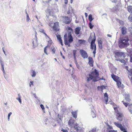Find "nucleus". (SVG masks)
Wrapping results in <instances>:
<instances>
[{
	"instance_id": "nucleus-19",
	"label": "nucleus",
	"mask_w": 132,
	"mask_h": 132,
	"mask_svg": "<svg viewBox=\"0 0 132 132\" xmlns=\"http://www.w3.org/2000/svg\"><path fill=\"white\" fill-rule=\"evenodd\" d=\"M104 99L105 100V103L106 104H107L108 101V96L107 93H105L104 94Z\"/></svg>"
},
{
	"instance_id": "nucleus-5",
	"label": "nucleus",
	"mask_w": 132,
	"mask_h": 132,
	"mask_svg": "<svg viewBox=\"0 0 132 132\" xmlns=\"http://www.w3.org/2000/svg\"><path fill=\"white\" fill-rule=\"evenodd\" d=\"M48 39L47 45L44 48V53L47 55L48 54L47 51V48L53 46V43L52 40L49 37H48Z\"/></svg>"
},
{
	"instance_id": "nucleus-49",
	"label": "nucleus",
	"mask_w": 132,
	"mask_h": 132,
	"mask_svg": "<svg viewBox=\"0 0 132 132\" xmlns=\"http://www.w3.org/2000/svg\"><path fill=\"white\" fill-rule=\"evenodd\" d=\"M12 114V113L11 112L9 113L8 114V117H10V116Z\"/></svg>"
},
{
	"instance_id": "nucleus-37",
	"label": "nucleus",
	"mask_w": 132,
	"mask_h": 132,
	"mask_svg": "<svg viewBox=\"0 0 132 132\" xmlns=\"http://www.w3.org/2000/svg\"><path fill=\"white\" fill-rule=\"evenodd\" d=\"M105 80V79L104 78H100L98 76L97 78V79L96 80H97V81H99L100 80Z\"/></svg>"
},
{
	"instance_id": "nucleus-8",
	"label": "nucleus",
	"mask_w": 132,
	"mask_h": 132,
	"mask_svg": "<svg viewBox=\"0 0 132 132\" xmlns=\"http://www.w3.org/2000/svg\"><path fill=\"white\" fill-rule=\"evenodd\" d=\"M80 55L84 59L87 58L88 57V55L86 52L83 50H80L79 51Z\"/></svg>"
},
{
	"instance_id": "nucleus-39",
	"label": "nucleus",
	"mask_w": 132,
	"mask_h": 132,
	"mask_svg": "<svg viewBox=\"0 0 132 132\" xmlns=\"http://www.w3.org/2000/svg\"><path fill=\"white\" fill-rule=\"evenodd\" d=\"M125 99L128 102H130V99L129 98V97H126Z\"/></svg>"
},
{
	"instance_id": "nucleus-41",
	"label": "nucleus",
	"mask_w": 132,
	"mask_h": 132,
	"mask_svg": "<svg viewBox=\"0 0 132 132\" xmlns=\"http://www.w3.org/2000/svg\"><path fill=\"white\" fill-rule=\"evenodd\" d=\"M129 32H130V34L132 35V27H131L129 28Z\"/></svg>"
},
{
	"instance_id": "nucleus-14",
	"label": "nucleus",
	"mask_w": 132,
	"mask_h": 132,
	"mask_svg": "<svg viewBox=\"0 0 132 132\" xmlns=\"http://www.w3.org/2000/svg\"><path fill=\"white\" fill-rule=\"evenodd\" d=\"M116 84L118 87L119 88L122 89L124 87V86L122 84L120 80L116 82Z\"/></svg>"
},
{
	"instance_id": "nucleus-25",
	"label": "nucleus",
	"mask_w": 132,
	"mask_h": 132,
	"mask_svg": "<svg viewBox=\"0 0 132 132\" xmlns=\"http://www.w3.org/2000/svg\"><path fill=\"white\" fill-rule=\"evenodd\" d=\"M119 61L121 63H123L124 64H125L128 61V59H125V60L123 59H120Z\"/></svg>"
},
{
	"instance_id": "nucleus-7",
	"label": "nucleus",
	"mask_w": 132,
	"mask_h": 132,
	"mask_svg": "<svg viewBox=\"0 0 132 132\" xmlns=\"http://www.w3.org/2000/svg\"><path fill=\"white\" fill-rule=\"evenodd\" d=\"M52 28L54 31L56 32L59 31V22H55L54 23V25L52 27Z\"/></svg>"
},
{
	"instance_id": "nucleus-48",
	"label": "nucleus",
	"mask_w": 132,
	"mask_h": 132,
	"mask_svg": "<svg viewBox=\"0 0 132 132\" xmlns=\"http://www.w3.org/2000/svg\"><path fill=\"white\" fill-rule=\"evenodd\" d=\"M64 0V3L65 4H67L68 2V0Z\"/></svg>"
},
{
	"instance_id": "nucleus-12",
	"label": "nucleus",
	"mask_w": 132,
	"mask_h": 132,
	"mask_svg": "<svg viewBox=\"0 0 132 132\" xmlns=\"http://www.w3.org/2000/svg\"><path fill=\"white\" fill-rule=\"evenodd\" d=\"M47 53L48 52H52V54H54L55 53L56 50L55 49V47L53 46L47 48Z\"/></svg>"
},
{
	"instance_id": "nucleus-32",
	"label": "nucleus",
	"mask_w": 132,
	"mask_h": 132,
	"mask_svg": "<svg viewBox=\"0 0 132 132\" xmlns=\"http://www.w3.org/2000/svg\"><path fill=\"white\" fill-rule=\"evenodd\" d=\"M85 40H84L80 39L78 41V43L80 44H84L85 42Z\"/></svg>"
},
{
	"instance_id": "nucleus-60",
	"label": "nucleus",
	"mask_w": 132,
	"mask_h": 132,
	"mask_svg": "<svg viewBox=\"0 0 132 132\" xmlns=\"http://www.w3.org/2000/svg\"><path fill=\"white\" fill-rule=\"evenodd\" d=\"M107 36H108L109 37H111V35L110 34H108Z\"/></svg>"
},
{
	"instance_id": "nucleus-53",
	"label": "nucleus",
	"mask_w": 132,
	"mask_h": 132,
	"mask_svg": "<svg viewBox=\"0 0 132 132\" xmlns=\"http://www.w3.org/2000/svg\"><path fill=\"white\" fill-rule=\"evenodd\" d=\"M31 75L32 77H33V71L31 70Z\"/></svg>"
},
{
	"instance_id": "nucleus-13",
	"label": "nucleus",
	"mask_w": 132,
	"mask_h": 132,
	"mask_svg": "<svg viewBox=\"0 0 132 132\" xmlns=\"http://www.w3.org/2000/svg\"><path fill=\"white\" fill-rule=\"evenodd\" d=\"M88 63L89 65L91 67H93L94 66V61L93 59L90 57H88Z\"/></svg>"
},
{
	"instance_id": "nucleus-28",
	"label": "nucleus",
	"mask_w": 132,
	"mask_h": 132,
	"mask_svg": "<svg viewBox=\"0 0 132 132\" xmlns=\"http://www.w3.org/2000/svg\"><path fill=\"white\" fill-rule=\"evenodd\" d=\"M18 98H16V99L20 103H21L22 102L21 100V97L19 94H18Z\"/></svg>"
},
{
	"instance_id": "nucleus-1",
	"label": "nucleus",
	"mask_w": 132,
	"mask_h": 132,
	"mask_svg": "<svg viewBox=\"0 0 132 132\" xmlns=\"http://www.w3.org/2000/svg\"><path fill=\"white\" fill-rule=\"evenodd\" d=\"M98 71L96 69H95L94 71L90 72L88 74V76L86 77V78L87 82H89L92 80L93 82L97 81L96 79L99 76Z\"/></svg>"
},
{
	"instance_id": "nucleus-54",
	"label": "nucleus",
	"mask_w": 132,
	"mask_h": 132,
	"mask_svg": "<svg viewBox=\"0 0 132 132\" xmlns=\"http://www.w3.org/2000/svg\"><path fill=\"white\" fill-rule=\"evenodd\" d=\"M36 75V73L34 71V77H35Z\"/></svg>"
},
{
	"instance_id": "nucleus-55",
	"label": "nucleus",
	"mask_w": 132,
	"mask_h": 132,
	"mask_svg": "<svg viewBox=\"0 0 132 132\" xmlns=\"http://www.w3.org/2000/svg\"><path fill=\"white\" fill-rule=\"evenodd\" d=\"M70 10H69V11L67 12V14H70Z\"/></svg>"
},
{
	"instance_id": "nucleus-38",
	"label": "nucleus",
	"mask_w": 132,
	"mask_h": 132,
	"mask_svg": "<svg viewBox=\"0 0 132 132\" xmlns=\"http://www.w3.org/2000/svg\"><path fill=\"white\" fill-rule=\"evenodd\" d=\"M27 18H26V20L27 22H28L30 20V19L29 18V17L28 15V14H27Z\"/></svg>"
},
{
	"instance_id": "nucleus-51",
	"label": "nucleus",
	"mask_w": 132,
	"mask_h": 132,
	"mask_svg": "<svg viewBox=\"0 0 132 132\" xmlns=\"http://www.w3.org/2000/svg\"><path fill=\"white\" fill-rule=\"evenodd\" d=\"M57 117L59 119H61V117L60 114H58L57 115Z\"/></svg>"
},
{
	"instance_id": "nucleus-40",
	"label": "nucleus",
	"mask_w": 132,
	"mask_h": 132,
	"mask_svg": "<svg viewBox=\"0 0 132 132\" xmlns=\"http://www.w3.org/2000/svg\"><path fill=\"white\" fill-rule=\"evenodd\" d=\"M40 106L41 108H42L43 110L44 111L45 110V108L43 105L42 104H40Z\"/></svg>"
},
{
	"instance_id": "nucleus-27",
	"label": "nucleus",
	"mask_w": 132,
	"mask_h": 132,
	"mask_svg": "<svg viewBox=\"0 0 132 132\" xmlns=\"http://www.w3.org/2000/svg\"><path fill=\"white\" fill-rule=\"evenodd\" d=\"M77 51L76 50H74L72 51L73 57L74 60L76 59V55L77 53Z\"/></svg>"
},
{
	"instance_id": "nucleus-33",
	"label": "nucleus",
	"mask_w": 132,
	"mask_h": 132,
	"mask_svg": "<svg viewBox=\"0 0 132 132\" xmlns=\"http://www.w3.org/2000/svg\"><path fill=\"white\" fill-rule=\"evenodd\" d=\"M113 108L114 110L115 111V113H116V114L117 113L120 112L118 111V109L117 107H116L114 106Z\"/></svg>"
},
{
	"instance_id": "nucleus-31",
	"label": "nucleus",
	"mask_w": 132,
	"mask_h": 132,
	"mask_svg": "<svg viewBox=\"0 0 132 132\" xmlns=\"http://www.w3.org/2000/svg\"><path fill=\"white\" fill-rule=\"evenodd\" d=\"M93 19L92 15L91 14H89L88 16V20L89 21L91 22Z\"/></svg>"
},
{
	"instance_id": "nucleus-56",
	"label": "nucleus",
	"mask_w": 132,
	"mask_h": 132,
	"mask_svg": "<svg viewBox=\"0 0 132 132\" xmlns=\"http://www.w3.org/2000/svg\"><path fill=\"white\" fill-rule=\"evenodd\" d=\"M109 132H116L114 130H110Z\"/></svg>"
},
{
	"instance_id": "nucleus-62",
	"label": "nucleus",
	"mask_w": 132,
	"mask_h": 132,
	"mask_svg": "<svg viewBox=\"0 0 132 132\" xmlns=\"http://www.w3.org/2000/svg\"><path fill=\"white\" fill-rule=\"evenodd\" d=\"M44 34H45V35L48 38V37H49L47 35V34L45 33H44Z\"/></svg>"
},
{
	"instance_id": "nucleus-64",
	"label": "nucleus",
	"mask_w": 132,
	"mask_h": 132,
	"mask_svg": "<svg viewBox=\"0 0 132 132\" xmlns=\"http://www.w3.org/2000/svg\"><path fill=\"white\" fill-rule=\"evenodd\" d=\"M25 12H26V15H27V14H28L27 13V12L26 10H25Z\"/></svg>"
},
{
	"instance_id": "nucleus-6",
	"label": "nucleus",
	"mask_w": 132,
	"mask_h": 132,
	"mask_svg": "<svg viewBox=\"0 0 132 132\" xmlns=\"http://www.w3.org/2000/svg\"><path fill=\"white\" fill-rule=\"evenodd\" d=\"M63 19V22L67 24H69L71 22L72 19L71 18L67 16H62Z\"/></svg>"
},
{
	"instance_id": "nucleus-58",
	"label": "nucleus",
	"mask_w": 132,
	"mask_h": 132,
	"mask_svg": "<svg viewBox=\"0 0 132 132\" xmlns=\"http://www.w3.org/2000/svg\"><path fill=\"white\" fill-rule=\"evenodd\" d=\"M41 32H42L44 34L45 33V31H44V30H42L41 31Z\"/></svg>"
},
{
	"instance_id": "nucleus-24",
	"label": "nucleus",
	"mask_w": 132,
	"mask_h": 132,
	"mask_svg": "<svg viewBox=\"0 0 132 132\" xmlns=\"http://www.w3.org/2000/svg\"><path fill=\"white\" fill-rule=\"evenodd\" d=\"M71 113L73 118H77V111H72Z\"/></svg>"
},
{
	"instance_id": "nucleus-26",
	"label": "nucleus",
	"mask_w": 132,
	"mask_h": 132,
	"mask_svg": "<svg viewBox=\"0 0 132 132\" xmlns=\"http://www.w3.org/2000/svg\"><path fill=\"white\" fill-rule=\"evenodd\" d=\"M127 9L128 11L131 13H132V6H129L127 7Z\"/></svg>"
},
{
	"instance_id": "nucleus-17",
	"label": "nucleus",
	"mask_w": 132,
	"mask_h": 132,
	"mask_svg": "<svg viewBox=\"0 0 132 132\" xmlns=\"http://www.w3.org/2000/svg\"><path fill=\"white\" fill-rule=\"evenodd\" d=\"M114 125L117 127L119 128L121 131L124 130V127L122 126L121 124L119 123L118 122H114Z\"/></svg>"
},
{
	"instance_id": "nucleus-47",
	"label": "nucleus",
	"mask_w": 132,
	"mask_h": 132,
	"mask_svg": "<svg viewBox=\"0 0 132 132\" xmlns=\"http://www.w3.org/2000/svg\"><path fill=\"white\" fill-rule=\"evenodd\" d=\"M92 37L91 36H90L89 37L88 39L89 42L90 40H92Z\"/></svg>"
},
{
	"instance_id": "nucleus-34",
	"label": "nucleus",
	"mask_w": 132,
	"mask_h": 132,
	"mask_svg": "<svg viewBox=\"0 0 132 132\" xmlns=\"http://www.w3.org/2000/svg\"><path fill=\"white\" fill-rule=\"evenodd\" d=\"M128 19L130 22H132V14H130L128 17Z\"/></svg>"
},
{
	"instance_id": "nucleus-42",
	"label": "nucleus",
	"mask_w": 132,
	"mask_h": 132,
	"mask_svg": "<svg viewBox=\"0 0 132 132\" xmlns=\"http://www.w3.org/2000/svg\"><path fill=\"white\" fill-rule=\"evenodd\" d=\"M33 85V81H30V83H29V85L30 87H31V85Z\"/></svg>"
},
{
	"instance_id": "nucleus-50",
	"label": "nucleus",
	"mask_w": 132,
	"mask_h": 132,
	"mask_svg": "<svg viewBox=\"0 0 132 132\" xmlns=\"http://www.w3.org/2000/svg\"><path fill=\"white\" fill-rule=\"evenodd\" d=\"M130 62H132V57L130 56Z\"/></svg>"
},
{
	"instance_id": "nucleus-3",
	"label": "nucleus",
	"mask_w": 132,
	"mask_h": 132,
	"mask_svg": "<svg viewBox=\"0 0 132 132\" xmlns=\"http://www.w3.org/2000/svg\"><path fill=\"white\" fill-rule=\"evenodd\" d=\"M64 42L65 44L66 45H68L70 46V45L69 44L68 42L69 43H71L73 41V38L71 35V32H68V35L67 34H65L64 36Z\"/></svg>"
},
{
	"instance_id": "nucleus-18",
	"label": "nucleus",
	"mask_w": 132,
	"mask_h": 132,
	"mask_svg": "<svg viewBox=\"0 0 132 132\" xmlns=\"http://www.w3.org/2000/svg\"><path fill=\"white\" fill-rule=\"evenodd\" d=\"M102 43V41L101 39L98 40V46L100 49H102L103 48Z\"/></svg>"
},
{
	"instance_id": "nucleus-30",
	"label": "nucleus",
	"mask_w": 132,
	"mask_h": 132,
	"mask_svg": "<svg viewBox=\"0 0 132 132\" xmlns=\"http://www.w3.org/2000/svg\"><path fill=\"white\" fill-rule=\"evenodd\" d=\"M98 89V90L101 89V91L102 92H103V90L104 89H105V87L104 86H98L97 87Z\"/></svg>"
},
{
	"instance_id": "nucleus-2",
	"label": "nucleus",
	"mask_w": 132,
	"mask_h": 132,
	"mask_svg": "<svg viewBox=\"0 0 132 132\" xmlns=\"http://www.w3.org/2000/svg\"><path fill=\"white\" fill-rule=\"evenodd\" d=\"M128 41L129 39L127 36L122 38L119 42V46L120 48H122L129 45Z\"/></svg>"
},
{
	"instance_id": "nucleus-35",
	"label": "nucleus",
	"mask_w": 132,
	"mask_h": 132,
	"mask_svg": "<svg viewBox=\"0 0 132 132\" xmlns=\"http://www.w3.org/2000/svg\"><path fill=\"white\" fill-rule=\"evenodd\" d=\"M89 28L90 29H92L93 27L94 26L92 23L91 22H90L89 24Z\"/></svg>"
},
{
	"instance_id": "nucleus-57",
	"label": "nucleus",
	"mask_w": 132,
	"mask_h": 132,
	"mask_svg": "<svg viewBox=\"0 0 132 132\" xmlns=\"http://www.w3.org/2000/svg\"><path fill=\"white\" fill-rule=\"evenodd\" d=\"M95 131H96V130L94 129H93L92 130H91L92 132H95Z\"/></svg>"
},
{
	"instance_id": "nucleus-23",
	"label": "nucleus",
	"mask_w": 132,
	"mask_h": 132,
	"mask_svg": "<svg viewBox=\"0 0 132 132\" xmlns=\"http://www.w3.org/2000/svg\"><path fill=\"white\" fill-rule=\"evenodd\" d=\"M81 30L80 27H78L76 28L75 29V33L76 34L78 35L79 34Z\"/></svg>"
},
{
	"instance_id": "nucleus-45",
	"label": "nucleus",
	"mask_w": 132,
	"mask_h": 132,
	"mask_svg": "<svg viewBox=\"0 0 132 132\" xmlns=\"http://www.w3.org/2000/svg\"><path fill=\"white\" fill-rule=\"evenodd\" d=\"M61 131H62L63 132H68V131L67 130H64L63 129L61 130Z\"/></svg>"
},
{
	"instance_id": "nucleus-22",
	"label": "nucleus",
	"mask_w": 132,
	"mask_h": 132,
	"mask_svg": "<svg viewBox=\"0 0 132 132\" xmlns=\"http://www.w3.org/2000/svg\"><path fill=\"white\" fill-rule=\"evenodd\" d=\"M56 37L57 38V39L59 40L60 43L61 44V45L62 46L63 45V44L60 35H57Z\"/></svg>"
},
{
	"instance_id": "nucleus-20",
	"label": "nucleus",
	"mask_w": 132,
	"mask_h": 132,
	"mask_svg": "<svg viewBox=\"0 0 132 132\" xmlns=\"http://www.w3.org/2000/svg\"><path fill=\"white\" fill-rule=\"evenodd\" d=\"M74 123V120L70 119L68 122V124L70 127H72Z\"/></svg>"
},
{
	"instance_id": "nucleus-16",
	"label": "nucleus",
	"mask_w": 132,
	"mask_h": 132,
	"mask_svg": "<svg viewBox=\"0 0 132 132\" xmlns=\"http://www.w3.org/2000/svg\"><path fill=\"white\" fill-rule=\"evenodd\" d=\"M121 34L123 35H125L127 33V28L125 26H123L121 29Z\"/></svg>"
},
{
	"instance_id": "nucleus-52",
	"label": "nucleus",
	"mask_w": 132,
	"mask_h": 132,
	"mask_svg": "<svg viewBox=\"0 0 132 132\" xmlns=\"http://www.w3.org/2000/svg\"><path fill=\"white\" fill-rule=\"evenodd\" d=\"M75 60V63L76 64V65H77V60H76H76Z\"/></svg>"
},
{
	"instance_id": "nucleus-43",
	"label": "nucleus",
	"mask_w": 132,
	"mask_h": 132,
	"mask_svg": "<svg viewBox=\"0 0 132 132\" xmlns=\"http://www.w3.org/2000/svg\"><path fill=\"white\" fill-rule=\"evenodd\" d=\"M2 71L4 73H5V70H4V66H3V65L2 66Z\"/></svg>"
},
{
	"instance_id": "nucleus-4",
	"label": "nucleus",
	"mask_w": 132,
	"mask_h": 132,
	"mask_svg": "<svg viewBox=\"0 0 132 132\" xmlns=\"http://www.w3.org/2000/svg\"><path fill=\"white\" fill-rule=\"evenodd\" d=\"M95 40L96 37L94 35V38L92 40L91 42L90 43V49L92 50H94V51L93 52V53L94 54V56L95 55L96 50V45L95 43Z\"/></svg>"
},
{
	"instance_id": "nucleus-36",
	"label": "nucleus",
	"mask_w": 132,
	"mask_h": 132,
	"mask_svg": "<svg viewBox=\"0 0 132 132\" xmlns=\"http://www.w3.org/2000/svg\"><path fill=\"white\" fill-rule=\"evenodd\" d=\"M122 102L123 103L124 105L126 107H127L129 103H127L125 102L124 101H122Z\"/></svg>"
},
{
	"instance_id": "nucleus-59",
	"label": "nucleus",
	"mask_w": 132,
	"mask_h": 132,
	"mask_svg": "<svg viewBox=\"0 0 132 132\" xmlns=\"http://www.w3.org/2000/svg\"><path fill=\"white\" fill-rule=\"evenodd\" d=\"M122 131H123V132H127V131L125 130V128H124V130Z\"/></svg>"
},
{
	"instance_id": "nucleus-46",
	"label": "nucleus",
	"mask_w": 132,
	"mask_h": 132,
	"mask_svg": "<svg viewBox=\"0 0 132 132\" xmlns=\"http://www.w3.org/2000/svg\"><path fill=\"white\" fill-rule=\"evenodd\" d=\"M68 30H71V31H72V29L70 27H68Z\"/></svg>"
},
{
	"instance_id": "nucleus-21",
	"label": "nucleus",
	"mask_w": 132,
	"mask_h": 132,
	"mask_svg": "<svg viewBox=\"0 0 132 132\" xmlns=\"http://www.w3.org/2000/svg\"><path fill=\"white\" fill-rule=\"evenodd\" d=\"M74 128L76 131L78 132H81V130L79 129V127L78 126V125L77 123L75 124Z\"/></svg>"
},
{
	"instance_id": "nucleus-61",
	"label": "nucleus",
	"mask_w": 132,
	"mask_h": 132,
	"mask_svg": "<svg viewBox=\"0 0 132 132\" xmlns=\"http://www.w3.org/2000/svg\"><path fill=\"white\" fill-rule=\"evenodd\" d=\"M2 49H3V52H4V54H5V55H6V54H5V51H4V49H3V48H2Z\"/></svg>"
},
{
	"instance_id": "nucleus-9",
	"label": "nucleus",
	"mask_w": 132,
	"mask_h": 132,
	"mask_svg": "<svg viewBox=\"0 0 132 132\" xmlns=\"http://www.w3.org/2000/svg\"><path fill=\"white\" fill-rule=\"evenodd\" d=\"M114 54L116 56L118 57H121L122 56L125 57V53L123 52H114Z\"/></svg>"
},
{
	"instance_id": "nucleus-44",
	"label": "nucleus",
	"mask_w": 132,
	"mask_h": 132,
	"mask_svg": "<svg viewBox=\"0 0 132 132\" xmlns=\"http://www.w3.org/2000/svg\"><path fill=\"white\" fill-rule=\"evenodd\" d=\"M0 63L1 64L2 66L3 65V66H4V64L3 62L2 61H1V60H0Z\"/></svg>"
},
{
	"instance_id": "nucleus-15",
	"label": "nucleus",
	"mask_w": 132,
	"mask_h": 132,
	"mask_svg": "<svg viewBox=\"0 0 132 132\" xmlns=\"http://www.w3.org/2000/svg\"><path fill=\"white\" fill-rule=\"evenodd\" d=\"M111 77L113 80L116 82L120 80V78L118 76L113 74L111 75Z\"/></svg>"
},
{
	"instance_id": "nucleus-11",
	"label": "nucleus",
	"mask_w": 132,
	"mask_h": 132,
	"mask_svg": "<svg viewBox=\"0 0 132 132\" xmlns=\"http://www.w3.org/2000/svg\"><path fill=\"white\" fill-rule=\"evenodd\" d=\"M117 119L119 121H121L123 119V115L122 113L120 112L116 114Z\"/></svg>"
},
{
	"instance_id": "nucleus-63",
	"label": "nucleus",
	"mask_w": 132,
	"mask_h": 132,
	"mask_svg": "<svg viewBox=\"0 0 132 132\" xmlns=\"http://www.w3.org/2000/svg\"><path fill=\"white\" fill-rule=\"evenodd\" d=\"M85 15L86 16H87V14L86 13H85Z\"/></svg>"
},
{
	"instance_id": "nucleus-10",
	"label": "nucleus",
	"mask_w": 132,
	"mask_h": 132,
	"mask_svg": "<svg viewBox=\"0 0 132 132\" xmlns=\"http://www.w3.org/2000/svg\"><path fill=\"white\" fill-rule=\"evenodd\" d=\"M126 68L127 70L128 71V77L129 78L131 82L132 83V69L128 70V67L126 66Z\"/></svg>"
},
{
	"instance_id": "nucleus-29",
	"label": "nucleus",
	"mask_w": 132,
	"mask_h": 132,
	"mask_svg": "<svg viewBox=\"0 0 132 132\" xmlns=\"http://www.w3.org/2000/svg\"><path fill=\"white\" fill-rule=\"evenodd\" d=\"M128 109L131 114H132V104L129 105Z\"/></svg>"
}]
</instances>
